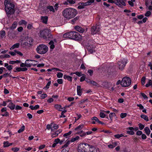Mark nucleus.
I'll list each match as a JSON object with an SVG mask.
<instances>
[{"mask_svg": "<svg viewBox=\"0 0 152 152\" xmlns=\"http://www.w3.org/2000/svg\"><path fill=\"white\" fill-rule=\"evenodd\" d=\"M128 131H126V133L130 135H133L134 134V132L133 130V127H130L127 128Z\"/></svg>", "mask_w": 152, "mask_h": 152, "instance_id": "14", "label": "nucleus"}, {"mask_svg": "<svg viewBox=\"0 0 152 152\" xmlns=\"http://www.w3.org/2000/svg\"><path fill=\"white\" fill-rule=\"evenodd\" d=\"M41 20L43 23L47 24L48 20V17L46 16H42L41 17Z\"/></svg>", "mask_w": 152, "mask_h": 152, "instance_id": "22", "label": "nucleus"}, {"mask_svg": "<svg viewBox=\"0 0 152 152\" xmlns=\"http://www.w3.org/2000/svg\"><path fill=\"white\" fill-rule=\"evenodd\" d=\"M4 66L6 67L7 69L9 71H11L13 68V66L11 65H9L8 64L6 63L4 64Z\"/></svg>", "mask_w": 152, "mask_h": 152, "instance_id": "24", "label": "nucleus"}, {"mask_svg": "<svg viewBox=\"0 0 152 152\" xmlns=\"http://www.w3.org/2000/svg\"><path fill=\"white\" fill-rule=\"evenodd\" d=\"M54 107L56 109L59 111H62V109H63L61 105L58 104H55L54 106Z\"/></svg>", "mask_w": 152, "mask_h": 152, "instance_id": "31", "label": "nucleus"}, {"mask_svg": "<svg viewBox=\"0 0 152 152\" xmlns=\"http://www.w3.org/2000/svg\"><path fill=\"white\" fill-rule=\"evenodd\" d=\"M140 117L146 121H148V116L145 115H140Z\"/></svg>", "mask_w": 152, "mask_h": 152, "instance_id": "37", "label": "nucleus"}, {"mask_svg": "<svg viewBox=\"0 0 152 152\" xmlns=\"http://www.w3.org/2000/svg\"><path fill=\"white\" fill-rule=\"evenodd\" d=\"M138 126H139L140 129L141 130H142L144 127V126L140 123L139 124Z\"/></svg>", "mask_w": 152, "mask_h": 152, "instance_id": "53", "label": "nucleus"}, {"mask_svg": "<svg viewBox=\"0 0 152 152\" xmlns=\"http://www.w3.org/2000/svg\"><path fill=\"white\" fill-rule=\"evenodd\" d=\"M47 96V95L46 94H42L41 95L40 98L41 99H44Z\"/></svg>", "mask_w": 152, "mask_h": 152, "instance_id": "55", "label": "nucleus"}, {"mask_svg": "<svg viewBox=\"0 0 152 152\" xmlns=\"http://www.w3.org/2000/svg\"><path fill=\"white\" fill-rule=\"evenodd\" d=\"M87 146H89V144L87 143H82L79 144L77 149L78 152H88L87 149Z\"/></svg>", "mask_w": 152, "mask_h": 152, "instance_id": "5", "label": "nucleus"}, {"mask_svg": "<svg viewBox=\"0 0 152 152\" xmlns=\"http://www.w3.org/2000/svg\"><path fill=\"white\" fill-rule=\"evenodd\" d=\"M70 39L75 40H79L81 38V36L77 32L75 31L70 32Z\"/></svg>", "mask_w": 152, "mask_h": 152, "instance_id": "7", "label": "nucleus"}, {"mask_svg": "<svg viewBox=\"0 0 152 152\" xmlns=\"http://www.w3.org/2000/svg\"><path fill=\"white\" fill-rule=\"evenodd\" d=\"M152 85V80H149L148 82L145 85V86L146 87H148L149 86Z\"/></svg>", "mask_w": 152, "mask_h": 152, "instance_id": "46", "label": "nucleus"}, {"mask_svg": "<svg viewBox=\"0 0 152 152\" xmlns=\"http://www.w3.org/2000/svg\"><path fill=\"white\" fill-rule=\"evenodd\" d=\"M63 76V73H61V72H58L57 73V77L60 78H61Z\"/></svg>", "mask_w": 152, "mask_h": 152, "instance_id": "50", "label": "nucleus"}, {"mask_svg": "<svg viewBox=\"0 0 152 152\" xmlns=\"http://www.w3.org/2000/svg\"><path fill=\"white\" fill-rule=\"evenodd\" d=\"M127 114L126 113H121L120 114L121 117L123 118L126 117L127 116Z\"/></svg>", "mask_w": 152, "mask_h": 152, "instance_id": "49", "label": "nucleus"}, {"mask_svg": "<svg viewBox=\"0 0 152 152\" xmlns=\"http://www.w3.org/2000/svg\"><path fill=\"white\" fill-rule=\"evenodd\" d=\"M115 4L121 8L123 7V6L126 5V3L124 0H116L115 1Z\"/></svg>", "mask_w": 152, "mask_h": 152, "instance_id": "11", "label": "nucleus"}, {"mask_svg": "<svg viewBox=\"0 0 152 152\" xmlns=\"http://www.w3.org/2000/svg\"><path fill=\"white\" fill-rule=\"evenodd\" d=\"M99 115L101 118H104L105 117V115L104 113L103 112H100L99 114Z\"/></svg>", "mask_w": 152, "mask_h": 152, "instance_id": "54", "label": "nucleus"}, {"mask_svg": "<svg viewBox=\"0 0 152 152\" xmlns=\"http://www.w3.org/2000/svg\"><path fill=\"white\" fill-rule=\"evenodd\" d=\"M75 28L77 31L80 33H83L84 31L83 28L78 26H75Z\"/></svg>", "mask_w": 152, "mask_h": 152, "instance_id": "21", "label": "nucleus"}, {"mask_svg": "<svg viewBox=\"0 0 152 152\" xmlns=\"http://www.w3.org/2000/svg\"><path fill=\"white\" fill-rule=\"evenodd\" d=\"M72 133V132L71 131H69L68 133L64 134L63 136L66 138H67L69 135L71 134Z\"/></svg>", "mask_w": 152, "mask_h": 152, "instance_id": "45", "label": "nucleus"}, {"mask_svg": "<svg viewBox=\"0 0 152 152\" xmlns=\"http://www.w3.org/2000/svg\"><path fill=\"white\" fill-rule=\"evenodd\" d=\"M131 80L130 77H125L122 79L121 85L123 87H127L131 84Z\"/></svg>", "mask_w": 152, "mask_h": 152, "instance_id": "6", "label": "nucleus"}, {"mask_svg": "<svg viewBox=\"0 0 152 152\" xmlns=\"http://www.w3.org/2000/svg\"><path fill=\"white\" fill-rule=\"evenodd\" d=\"M15 108L16 110H20L22 108L21 107L18 105H16Z\"/></svg>", "mask_w": 152, "mask_h": 152, "instance_id": "63", "label": "nucleus"}, {"mask_svg": "<svg viewBox=\"0 0 152 152\" xmlns=\"http://www.w3.org/2000/svg\"><path fill=\"white\" fill-rule=\"evenodd\" d=\"M12 150L15 152H16L18 151L19 150V148H12Z\"/></svg>", "mask_w": 152, "mask_h": 152, "instance_id": "58", "label": "nucleus"}, {"mask_svg": "<svg viewBox=\"0 0 152 152\" xmlns=\"http://www.w3.org/2000/svg\"><path fill=\"white\" fill-rule=\"evenodd\" d=\"M5 35V32L4 31H2L0 32V37L1 38H2L4 37Z\"/></svg>", "mask_w": 152, "mask_h": 152, "instance_id": "42", "label": "nucleus"}, {"mask_svg": "<svg viewBox=\"0 0 152 152\" xmlns=\"http://www.w3.org/2000/svg\"><path fill=\"white\" fill-rule=\"evenodd\" d=\"M62 132L61 129H58L56 132H53L52 133L51 136L52 137H54L58 136L59 134Z\"/></svg>", "mask_w": 152, "mask_h": 152, "instance_id": "18", "label": "nucleus"}, {"mask_svg": "<svg viewBox=\"0 0 152 152\" xmlns=\"http://www.w3.org/2000/svg\"><path fill=\"white\" fill-rule=\"evenodd\" d=\"M91 119L92 120L95 121L96 122H99V120L96 117H94L92 118Z\"/></svg>", "mask_w": 152, "mask_h": 152, "instance_id": "52", "label": "nucleus"}, {"mask_svg": "<svg viewBox=\"0 0 152 152\" xmlns=\"http://www.w3.org/2000/svg\"><path fill=\"white\" fill-rule=\"evenodd\" d=\"M33 28L32 24H28L27 26V28L29 29H31Z\"/></svg>", "mask_w": 152, "mask_h": 152, "instance_id": "64", "label": "nucleus"}, {"mask_svg": "<svg viewBox=\"0 0 152 152\" xmlns=\"http://www.w3.org/2000/svg\"><path fill=\"white\" fill-rule=\"evenodd\" d=\"M71 141H69L68 140V141H67L66 143V144L64 145L63 146H62V148H66L67 147L68 145L70 144V142Z\"/></svg>", "mask_w": 152, "mask_h": 152, "instance_id": "48", "label": "nucleus"}, {"mask_svg": "<svg viewBox=\"0 0 152 152\" xmlns=\"http://www.w3.org/2000/svg\"><path fill=\"white\" fill-rule=\"evenodd\" d=\"M115 137V139H118L119 138L124 136V135L122 134H115L114 136Z\"/></svg>", "mask_w": 152, "mask_h": 152, "instance_id": "36", "label": "nucleus"}, {"mask_svg": "<svg viewBox=\"0 0 152 152\" xmlns=\"http://www.w3.org/2000/svg\"><path fill=\"white\" fill-rule=\"evenodd\" d=\"M77 14L76 10L71 8H66L62 12V15L64 18L68 20L74 18Z\"/></svg>", "mask_w": 152, "mask_h": 152, "instance_id": "1", "label": "nucleus"}, {"mask_svg": "<svg viewBox=\"0 0 152 152\" xmlns=\"http://www.w3.org/2000/svg\"><path fill=\"white\" fill-rule=\"evenodd\" d=\"M76 134H79L81 137H83L86 136L85 132L82 130L76 132Z\"/></svg>", "mask_w": 152, "mask_h": 152, "instance_id": "27", "label": "nucleus"}, {"mask_svg": "<svg viewBox=\"0 0 152 152\" xmlns=\"http://www.w3.org/2000/svg\"><path fill=\"white\" fill-rule=\"evenodd\" d=\"M120 144L118 141H115L112 142V144L108 145V147L110 148L113 149L117 145H119Z\"/></svg>", "mask_w": 152, "mask_h": 152, "instance_id": "13", "label": "nucleus"}, {"mask_svg": "<svg viewBox=\"0 0 152 152\" xmlns=\"http://www.w3.org/2000/svg\"><path fill=\"white\" fill-rule=\"evenodd\" d=\"M140 94L145 99H147L148 98V97L144 93H141Z\"/></svg>", "mask_w": 152, "mask_h": 152, "instance_id": "59", "label": "nucleus"}, {"mask_svg": "<svg viewBox=\"0 0 152 152\" xmlns=\"http://www.w3.org/2000/svg\"><path fill=\"white\" fill-rule=\"evenodd\" d=\"M81 117V115L80 114H77V115L75 117V120H78Z\"/></svg>", "mask_w": 152, "mask_h": 152, "instance_id": "56", "label": "nucleus"}, {"mask_svg": "<svg viewBox=\"0 0 152 152\" xmlns=\"http://www.w3.org/2000/svg\"><path fill=\"white\" fill-rule=\"evenodd\" d=\"M83 126L84 125L83 124H80L75 128V130L77 132V131H81V130L83 127Z\"/></svg>", "mask_w": 152, "mask_h": 152, "instance_id": "26", "label": "nucleus"}, {"mask_svg": "<svg viewBox=\"0 0 152 152\" xmlns=\"http://www.w3.org/2000/svg\"><path fill=\"white\" fill-rule=\"evenodd\" d=\"M100 30V27L99 25H96V26H93L91 29V34L94 35L99 33Z\"/></svg>", "mask_w": 152, "mask_h": 152, "instance_id": "10", "label": "nucleus"}, {"mask_svg": "<svg viewBox=\"0 0 152 152\" xmlns=\"http://www.w3.org/2000/svg\"><path fill=\"white\" fill-rule=\"evenodd\" d=\"M94 1V0H89L86 2L81 3H80V4H81L84 7L85 6L91 4L92 3H93Z\"/></svg>", "mask_w": 152, "mask_h": 152, "instance_id": "16", "label": "nucleus"}, {"mask_svg": "<svg viewBox=\"0 0 152 152\" xmlns=\"http://www.w3.org/2000/svg\"><path fill=\"white\" fill-rule=\"evenodd\" d=\"M25 129V126L24 125H23L21 126V128L18 130V133H20L23 132Z\"/></svg>", "mask_w": 152, "mask_h": 152, "instance_id": "39", "label": "nucleus"}, {"mask_svg": "<svg viewBox=\"0 0 152 152\" xmlns=\"http://www.w3.org/2000/svg\"><path fill=\"white\" fill-rule=\"evenodd\" d=\"M127 63L126 59H124L119 61L118 62V67L119 69L120 70H122L125 66Z\"/></svg>", "mask_w": 152, "mask_h": 152, "instance_id": "8", "label": "nucleus"}, {"mask_svg": "<svg viewBox=\"0 0 152 152\" xmlns=\"http://www.w3.org/2000/svg\"><path fill=\"white\" fill-rule=\"evenodd\" d=\"M3 147H7L9 146V143L8 141L4 142H3Z\"/></svg>", "mask_w": 152, "mask_h": 152, "instance_id": "44", "label": "nucleus"}, {"mask_svg": "<svg viewBox=\"0 0 152 152\" xmlns=\"http://www.w3.org/2000/svg\"><path fill=\"white\" fill-rule=\"evenodd\" d=\"M115 113H111L109 114V117L111 120H112L113 118V117L115 116Z\"/></svg>", "mask_w": 152, "mask_h": 152, "instance_id": "41", "label": "nucleus"}, {"mask_svg": "<svg viewBox=\"0 0 152 152\" xmlns=\"http://www.w3.org/2000/svg\"><path fill=\"white\" fill-rule=\"evenodd\" d=\"M77 94L79 96H81L82 94V89L80 86H77Z\"/></svg>", "mask_w": 152, "mask_h": 152, "instance_id": "23", "label": "nucleus"}, {"mask_svg": "<svg viewBox=\"0 0 152 152\" xmlns=\"http://www.w3.org/2000/svg\"><path fill=\"white\" fill-rule=\"evenodd\" d=\"M144 130L145 133L147 135H149L150 134L151 132V131L148 127H145L144 129Z\"/></svg>", "mask_w": 152, "mask_h": 152, "instance_id": "33", "label": "nucleus"}, {"mask_svg": "<svg viewBox=\"0 0 152 152\" xmlns=\"http://www.w3.org/2000/svg\"><path fill=\"white\" fill-rule=\"evenodd\" d=\"M47 70L48 72L52 71L53 72H55L57 71H62L61 70H60L59 69L57 68H52L51 69H48Z\"/></svg>", "mask_w": 152, "mask_h": 152, "instance_id": "30", "label": "nucleus"}, {"mask_svg": "<svg viewBox=\"0 0 152 152\" xmlns=\"http://www.w3.org/2000/svg\"><path fill=\"white\" fill-rule=\"evenodd\" d=\"M57 41L56 39L50 41L49 42V45H50V48L51 49H53L55 48V45L56 44Z\"/></svg>", "mask_w": 152, "mask_h": 152, "instance_id": "15", "label": "nucleus"}, {"mask_svg": "<svg viewBox=\"0 0 152 152\" xmlns=\"http://www.w3.org/2000/svg\"><path fill=\"white\" fill-rule=\"evenodd\" d=\"M87 149L88 152H96L97 151L95 148L94 147H92L89 145V146H87Z\"/></svg>", "mask_w": 152, "mask_h": 152, "instance_id": "17", "label": "nucleus"}, {"mask_svg": "<svg viewBox=\"0 0 152 152\" xmlns=\"http://www.w3.org/2000/svg\"><path fill=\"white\" fill-rule=\"evenodd\" d=\"M67 1L71 4H74L75 2V1L74 0H67Z\"/></svg>", "mask_w": 152, "mask_h": 152, "instance_id": "60", "label": "nucleus"}, {"mask_svg": "<svg viewBox=\"0 0 152 152\" xmlns=\"http://www.w3.org/2000/svg\"><path fill=\"white\" fill-rule=\"evenodd\" d=\"M8 35L9 37L11 39H14L16 37L17 34L14 31H9Z\"/></svg>", "mask_w": 152, "mask_h": 152, "instance_id": "12", "label": "nucleus"}, {"mask_svg": "<svg viewBox=\"0 0 152 152\" xmlns=\"http://www.w3.org/2000/svg\"><path fill=\"white\" fill-rule=\"evenodd\" d=\"M15 70L14 71V72H20L21 71V67H15Z\"/></svg>", "mask_w": 152, "mask_h": 152, "instance_id": "47", "label": "nucleus"}, {"mask_svg": "<svg viewBox=\"0 0 152 152\" xmlns=\"http://www.w3.org/2000/svg\"><path fill=\"white\" fill-rule=\"evenodd\" d=\"M39 107V105H36L35 106L33 105H31L29 106V108L32 110H35L38 109Z\"/></svg>", "mask_w": 152, "mask_h": 152, "instance_id": "34", "label": "nucleus"}, {"mask_svg": "<svg viewBox=\"0 0 152 152\" xmlns=\"http://www.w3.org/2000/svg\"><path fill=\"white\" fill-rule=\"evenodd\" d=\"M51 132H54L55 130L57 129L58 128V126L54 123L51 124Z\"/></svg>", "mask_w": 152, "mask_h": 152, "instance_id": "19", "label": "nucleus"}, {"mask_svg": "<svg viewBox=\"0 0 152 152\" xmlns=\"http://www.w3.org/2000/svg\"><path fill=\"white\" fill-rule=\"evenodd\" d=\"M17 25V23L16 21H15L12 24V26L9 27V29L11 30H13L15 28Z\"/></svg>", "mask_w": 152, "mask_h": 152, "instance_id": "29", "label": "nucleus"}, {"mask_svg": "<svg viewBox=\"0 0 152 152\" xmlns=\"http://www.w3.org/2000/svg\"><path fill=\"white\" fill-rule=\"evenodd\" d=\"M15 52L16 53H17L20 56H23V54L21 52H20L16 50H15Z\"/></svg>", "mask_w": 152, "mask_h": 152, "instance_id": "61", "label": "nucleus"}, {"mask_svg": "<svg viewBox=\"0 0 152 152\" xmlns=\"http://www.w3.org/2000/svg\"><path fill=\"white\" fill-rule=\"evenodd\" d=\"M48 47L44 44L39 45L36 49L37 52L40 54L45 53L48 51Z\"/></svg>", "mask_w": 152, "mask_h": 152, "instance_id": "4", "label": "nucleus"}, {"mask_svg": "<svg viewBox=\"0 0 152 152\" xmlns=\"http://www.w3.org/2000/svg\"><path fill=\"white\" fill-rule=\"evenodd\" d=\"M0 57L1 58H9L10 57V56L8 54H5L1 55Z\"/></svg>", "mask_w": 152, "mask_h": 152, "instance_id": "43", "label": "nucleus"}, {"mask_svg": "<svg viewBox=\"0 0 152 152\" xmlns=\"http://www.w3.org/2000/svg\"><path fill=\"white\" fill-rule=\"evenodd\" d=\"M4 4L5 11L7 14H12L14 13L15 12V5L13 4L7 0H5L4 1Z\"/></svg>", "mask_w": 152, "mask_h": 152, "instance_id": "2", "label": "nucleus"}, {"mask_svg": "<svg viewBox=\"0 0 152 152\" xmlns=\"http://www.w3.org/2000/svg\"><path fill=\"white\" fill-rule=\"evenodd\" d=\"M27 23V22L23 20H22L18 22V24L19 25H21L22 24L26 25Z\"/></svg>", "mask_w": 152, "mask_h": 152, "instance_id": "35", "label": "nucleus"}, {"mask_svg": "<svg viewBox=\"0 0 152 152\" xmlns=\"http://www.w3.org/2000/svg\"><path fill=\"white\" fill-rule=\"evenodd\" d=\"M145 77H143L141 80V83L142 85H144L145 83Z\"/></svg>", "mask_w": 152, "mask_h": 152, "instance_id": "51", "label": "nucleus"}, {"mask_svg": "<svg viewBox=\"0 0 152 152\" xmlns=\"http://www.w3.org/2000/svg\"><path fill=\"white\" fill-rule=\"evenodd\" d=\"M151 15V12L150 11H148L145 14V16L146 17H149V16L150 15Z\"/></svg>", "mask_w": 152, "mask_h": 152, "instance_id": "62", "label": "nucleus"}, {"mask_svg": "<svg viewBox=\"0 0 152 152\" xmlns=\"http://www.w3.org/2000/svg\"><path fill=\"white\" fill-rule=\"evenodd\" d=\"M70 32L64 34L63 35V37L64 38H69L70 39V35H69Z\"/></svg>", "mask_w": 152, "mask_h": 152, "instance_id": "40", "label": "nucleus"}, {"mask_svg": "<svg viewBox=\"0 0 152 152\" xmlns=\"http://www.w3.org/2000/svg\"><path fill=\"white\" fill-rule=\"evenodd\" d=\"M80 137L79 136H76L75 137L72 138L70 140L71 142H74L77 140L79 139Z\"/></svg>", "mask_w": 152, "mask_h": 152, "instance_id": "38", "label": "nucleus"}, {"mask_svg": "<svg viewBox=\"0 0 152 152\" xmlns=\"http://www.w3.org/2000/svg\"><path fill=\"white\" fill-rule=\"evenodd\" d=\"M54 99L52 98H50L47 100V102L48 103H50L53 102Z\"/></svg>", "mask_w": 152, "mask_h": 152, "instance_id": "57", "label": "nucleus"}, {"mask_svg": "<svg viewBox=\"0 0 152 152\" xmlns=\"http://www.w3.org/2000/svg\"><path fill=\"white\" fill-rule=\"evenodd\" d=\"M20 45V44L19 43H16L14 44L10 48V49L11 50L14 49L15 48H18Z\"/></svg>", "mask_w": 152, "mask_h": 152, "instance_id": "28", "label": "nucleus"}, {"mask_svg": "<svg viewBox=\"0 0 152 152\" xmlns=\"http://www.w3.org/2000/svg\"><path fill=\"white\" fill-rule=\"evenodd\" d=\"M50 31V30L48 28L41 30L39 34V36L47 40L48 38L51 37Z\"/></svg>", "mask_w": 152, "mask_h": 152, "instance_id": "3", "label": "nucleus"}, {"mask_svg": "<svg viewBox=\"0 0 152 152\" xmlns=\"http://www.w3.org/2000/svg\"><path fill=\"white\" fill-rule=\"evenodd\" d=\"M64 78L65 79H67L69 81H72V77L69 76L64 75Z\"/></svg>", "mask_w": 152, "mask_h": 152, "instance_id": "32", "label": "nucleus"}, {"mask_svg": "<svg viewBox=\"0 0 152 152\" xmlns=\"http://www.w3.org/2000/svg\"><path fill=\"white\" fill-rule=\"evenodd\" d=\"M27 67H30L31 66H35L38 64V62L36 61L31 60H27L26 61Z\"/></svg>", "mask_w": 152, "mask_h": 152, "instance_id": "9", "label": "nucleus"}, {"mask_svg": "<svg viewBox=\"0 0 152 152\" xmlns=\"http://www.w3.org/2000/svg\"><path fill=\"white\" fill-rule=\"evenodd\" d=\"M11 110H13L15 109V105L12 102H10L7 106Z\"/></svg>", "mask_w": 152, "mask_h": 152, "instance_id": "25", "label": "nucleus"}, {"mask_svg": "<svg viewBox=\"0 0 152 152\" xmlns=\"http://www.w3.org/2000/svg\"><path fill=\"white\" fill-rule=\"evenodd\" d=\"M48 11H50V12H55V10L52 6H47V7L46 11L45 12H48Z\"/></svg>", "mask_w": 152, "mask_h": 152, "instance_id": "20", "label": "nucleus"}]
</instances>
